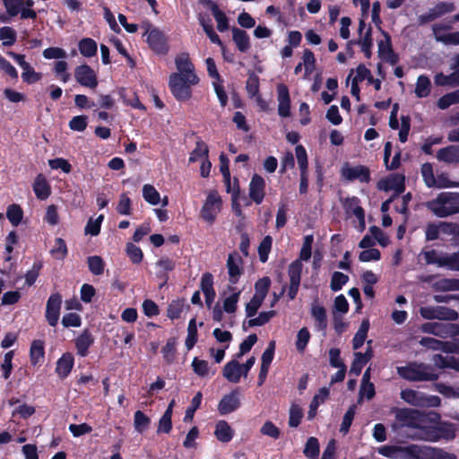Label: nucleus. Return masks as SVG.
Returning a JSON list of instances; mask_svg holds the SVG:
<instances>
[{
  "label": "nucleus",
  "instance_id": "obj_1",
  "mask_svg": "<svg viewBox=\"0 0 459 459\" xmlns=\"http://www.w3.org/2000/svg\"><path fill=\"white\" fill-rule=\"evenodd\" d=\"M313 240L312 235H307L304 238L299 258L291 262L288 267V276L290 278L288 297L290 300L295 299L298 295L303 269L302 261H308L310 259Z\"/></svg>",
  "mask_w": 459,
  "mask_h": 459
},
{
  "label": "nucleus",
  "instance_id": "obj_2",
  "mask_svg": "<svg viewBox=\"0 0 459 459\" xmlns=\"http://www.w3.org/2000/svg\"><path fill=\"white\" fill-rule=\"evenodd\" d=\"M397 373L402 378L411 382L436 381L439 377L434 366L416 361L397 367Z\"/></svg>",
  "mask_w": 459,
  "mask_h": 459
},
{
  "label": "nucleus",
  "instance_id": "obj_3",
  "mask_svg": "<svg viewBox=\"0 0 459 459\" xmlns=\"http://www.w3.org/2000/svg\"><path fill=\"white\" fill-rule=\"evenodd\" d=\"M427 208L438 218L459 213V200L456 192H443L426 204Z\"/></svg>",
  "mask_w": 459,
  "mask_h": 459
},
{
  "label": "nucleus",
  "instance_id": "obj_4",
  "mask_svg": "<svg viewBox=\"0 0 459 459\" xmlns=\"http://www.w3.org/2000/svg\"><path fill=\"white\" fill-rule=\"evenodd\" d=\"M400 459H457V456L439 447L410 445L401 446Z\"/></svg>",
  "mask_w": 459,
  "mask_h": 459
},
{
  "label": "nucleus",
  "instance_id": "obj_5",
  "mask_svg": "<svg viewBox=\"0 0 459 459\" xmlns=\"http://www.w3.org/2000/svg\"><path fill=\"white\" fill-rule=\"evenodd\" d=\"M420 315L422 318L427 320H441L454 322L459 318V314L456 310L444 306H427L420 307Z\"/></svg>",
  "mask_w": 459,
  "mask_h": 459
},
{
  "label": "nucleus",
  "instance_id": "obj_6",
  "mask_svg": "<svg viewBox=\"0 0 459 459\" xmlns=\"http://www.w3.org/2000/svg\"><path fill=\"white\" fill-rule=\"evenodd\" d=\"M192 85L180 74L173 73L169 76V86L170 91L178 101L188 100L192 97Z\"/></svg>",
  "mask_w": 459,
  "mask_h": 459
},
{
  "label": "nucleus",
  "instance_id": "obj_7",
  "mask_svg": "<svg viewBox=\"0 0 459 459\" xmlns=\"http://www.w3.org/2000/svg\"><path fill=\"white\" fill-rule=\"evenodd\" d=\"M221 203L219 194L216 191L211 192L201 209L202 219L210 224L213 223L218 212L221 211Z\"/></svg>",
  "mask_w": 459,
  "mask_h": 459
},
{
  "label": "nucleus",
  "instance_id": "obj_8",
  "mask_svg": "<svg viewBox=\"0 0 459 459\" xmlns=\"http://www.w3.org/2000/svg\"><path fill=\"white\" fill-rule=\"evenodd\" d=\"M175 64L178 71V74L186 77L190 84H197L199 82V78L195 74V66L187 53L179 54L175 59Z\"/></svg>",
  "mask_w": 459,
  "mask_h": 459
},
{
  "label": "nucleus",
  "instance_id": "obj_9",
  "mask_svg": "<svg viewBox=\"0 0 459 459\" xmlns=\"http://www.w3.org/2000/svg\"><path fill=\"white\" fill-rule=\"evenodd\" d=\"M150 48L158 55H166L169 47L165 34L158 28L148 31L146 39Z\"/></svg>",
  "mask_w": 459,
  "mask_h": 459
},
{
  "label": "nucleus",
  "instance_id": "obj_10",
  "mask_svg": "<svg viewBox=\"0 0 459 459\" xmlns=\"http://www.w3.org/2000/svg\"><path fill=\"white\" fill-rule=\"evenodd\" d=\"M396 420L403 425L409 428L420 429L425 421V417L417 410L400 409L396 413Z\"/></svg>",
  "mask_w": 459,
  "mask_h": 459
},
{
  "label": "nucleus",
  "instance_id": "obj_11",
  "mask_svg": "<svg viewBox=\"0 0 459 459\" xmlns=\"http://www.w3.org/2000/svg\"><path fill=\"white\" fill-rule=\"evenodd\" d=\"M74 78L83 87L95 89L98 86L97 75L87 64L80 65L74 69Z\"/></svg>",
  "mask_w": 459,
  "mask_h": 459
},
{
  "label": "nucleus",
  "instance_id": "obj_12",
  "mask_svg": "<svg viewBox=\"0 0 459 459\" xmlns=\"http://www.w3.org/2000/svg\"><path fill=\"white\" fill-rule=\"evenodd\" d=\"M62 296L56 292L49 296L46 305V319L50 326H56L60 316Z\"/></svg>",
  "mask_w": 459,
  "mask_h": 459
},
{
  "label": "nucleus",
  "instance_id": "obj_13",
  "mask_svg": "<svg viewBox=\"0 0 459 459\" xmlns=\"http://www.w3.org/2000/svg\"><path fill=\"white\" fill-rule=\"evenodd\" d=\"M240 392L238 388H235L230 393L223 395L218 404V411L221 415H227L240 407Z\"/></svg>",
  "mask_w": 459,
  "mask_h": 459
},
{
  "label": "nucleus",
  "instance_id": "obj_14",
  "mask_svg": "<svg viewBox=\"0 0 459 459\" xmlns=\"http://www.w3.org/2000/svg\"><path fill=\"white\" fill-rule=\"evenodd\" d=\"M342 176L348 181L359 180L360 183H368L371 180L370 170L367 166H345L341 170Z\"/></svg>",
  "mask_w": 459,
  "mask_h": 459
},
{
  "label": "nucleus",
  "instance_id": "obj_15",
  "mask_svg": "<svg viewBox=\"0 0 459 459\" xmlns=\"http://www.w3.org/2000/svg\"><path fill=\"white\" fill-rule=\"evenodd\" d=\"M377 187L385 192L394 190L398 196L405 190L404 177L396 174L382 178L377 182Z\"/></svg>",
  "mask_w": 459,
  "mask_h": 459
},
{
  "label": "nucleus",
  "instance_id": "obj_16",
  "mask_svg": "<svg viewBox=\"0 0 459 459\" xmlns=\"http://www.w3.org/2000/svg\"><path fill=\"white\" fill-rule=\"evenodd\" d=\"M7 13L16 16L21 13V19H36L37 13L33 9H22L23 0H3Z\"/></svg>",
  "mask_w": 459,
  "mask_h": 459
},
{
  "label": "nucleus",
  "instance_id": "obj_17",
  "mask_svg": "<svg viewBox=\"0 0 459 459\" xmlns=\"http://www.w3.org/2000/svg\"><path fill=\"white\" fill-rule=\"evenodd\" d=\"M249 197L256 204H262L265 195V181L258 174H254L249 183Z\"/></svg>",
  "mask_w": 459,
  "mask_h": 459
},
{
  "label": "nucleus",
  "instance_id": "obj_18",
  "mask_svg": "<svg viewBox=\"0 0 459 459\" xmlns=\"http://www.w3.org/2000/svg\"><path fill=\"white\" fill-rule=\"evenodd\" d=\"M278 114L281 117L290 116V97L289 88L284 83L277 85Z\"/></svg>",
  "mask_w": 459,
  "mask_h": 459
},
{
  "label": "nucleus",
  "instance_id": "obj_19",
  "mask_svg": "<svg viewBox=\"0 0 459 459\" xmlns=\"http://www.w3.org/2000/svg\"><path fill=\"white\" fill-rule=\"evenodd\" d=\"M243 263L242 258L235 252L230 254L227 259V268L229 273V281L231 284L238 283L244 270L240 266Z\"/></svg>",
  "mask_w": 459,
  "mask_h": 459
},
{
  "label": "nucleus",
  "instance_id": "obj_20",
  "mask_svg": "<svg viewBox=\"0 0 459 459\" xmlns=\"http://www.w3.org/2000/svg\"><path fill=\"white\" fill-rule=\"evenodd\" d=\"M95 338L91 332L85 328L75 339L74 344L77 355L86 357L89 354L90 347L94 343Z\"/></svg>",
  "mask_w": 459,
  "mask_h": 459
},
{
  "label": "nucleus",
  "instance_id": "obj_21",
  "mask_svg": "<svg viewBox=\"0 0 459 459\" xmlns=\"http://www.w3.org/2000/svg\"><path fill=\"white\" fill-rule=\"evenodd\" d=\"M74 365V355L71 352H65L57 359L55 372L63 380L70 375Z\"/></svg>",
  "mask_w": 459,
  "mask_h": 459
},
{
  "label": "nucleus",
  "instance_id": "obj_22",
  "mask_svg": "<svg viewBox=\"0 0 459 459\" xmlns=\"http://www.w3.org/2000/svg\"><path fill=\"white\" fill-rule=\"evenodd\" d=\"M360 200L357 196L347 197L343 203V207L347 213H352L359 221L362 229L365 227V212L359 205Z\"/></svg>",
  "mask_w": 459,
  "mask_h": 459
},
{
  "label": "nucleus",
  "instance_id": "obj_23",
  "mask_svg": "<svg viewBox=\"0 0 459 459\" xmlns=\"http://www.w3.org/2000/svg\"><path fill=\"white\" fill-rule=\"evenodd\" d=\"M32 188L36 197L39 200H46L51 195V186L46 177L41 173L37 175Z\"/></svg>",
  "mask_w": 459,
  "mask_h": 459
},
{
  "label": "nucleus",
  "instance_id": "obj_24",
  "mask_svg": "<svg viewBox=\"0 0 459 459\" xmlns=\"http://www.w3.org/2000/svg\"><path fill=\"white\" fill-rule=\"evenodd\" d=\"M45 358V343L42 340L32 341L30 348V361L34 367L40 366Z\"/></svg>",
  "mask_w": 459,
  "mask_h": 459
},
{
  "label": "nucleus",
  "instance_id": "obj_25",
  "mask_svg": "<svg viewBox=\"0 0 459 459\" xmlns=\"http://www.w3.org/2000/svg\"><path fill=\"white\" fill-rule=\"evenodd\" d=\"M437 159L446 163H459V145H449L437 152Z\"/></svg>",
  "mask_w": 459,
  "mask_h": 459
},
{
  "label": "nucleus",
  "instance_id": "obj_26",
  "mask_svg": "<svg viewBox=\"0 0 459 459\" xmlns=\"http://www.w3.org/2000/svg\"><path fill=\"white\" fill-rule=\"evenodd\" d=\"M223 377L231 383H238L242 377V371L240 370V363L232 359L225 364L222 370Z\"/></svg>",
  "mask_w": 459,
  "mask_h": 459
},
{
  "label": "nucleus",
  "instance_id": "obj_27",
  "mask_svg": "<svg viewBox=\"0 0 459 459\" xmlns=\"http://www.w3.org/2000/svg\"><path fill=\"white\" fill-rule=\"evenodd\" d=\"M329 394H330V391L328 388L322 387L319 389L318 394H316L313 397V399L309 404V410L307 412V420H311L316 417L319 405L325 402V400L328 398Z\"/></svg>",
  "mask_w": 459,
  "mask_h": 459
},
{
  "label": "nucleus",
  "instance_id": "obj_28",
  "mask_svg": "<svg viewBox=\"0 0 459 459\" xmlns=\"http://www.w3.org/2000/svg\"><path fill=\"white\" fill-rule=\"evenodd\" d=\"M436 431L438 441L441 439L447 441L453 440L456 436L455 424L449 421H440L436 424Z\"/></svg>",
  "mask_w": 459,
  "mask_h": 459
},
{
  "label": "nucleus",
  "instance_id": "obj_29",
  "mask_svg": "<svg viewBox=\"0 0 459 459\" xmlns=\"http://www.w3.org/2000/svg\"><path fill=\"white\" fill-rule=\"evenodd\" d=\"M448 323L428 322L421 325L423 333H431L440 338H447Z\"/></svg>",
  "mask_w": 459,
  "mask_h": 459
},
{
  "label": "nucleus",
  "instance_id": "obj_30",
  "mask_svg": "<svg viewBox=\"0 0 459 459\" xmlns=\"http://www.w3.org/2000/svg\"><path fill=\"white\" fill-rule=\"evenodd\" d=\"M214 436L222 443H229L234 436V431L226 420H219L216 423Z\"/></svg>",
  "mask_w": 459,
  "mask_h": 459
},
{
  "label": "nucleus",
  "instance_id": "obj_31",
  "mask_svg": "<svg viewBox=\"0 0 459 459\" xmlns=\"http://www.w3.org/2000/svg\"><path fill=\"white\" fill-rule=\"evenodd\" d=\"M207 4L210 6L212 13L217 22V29L221 32H224L229 29V20L226 14L220 10L215 2L208 0Z\"/></svg>",
  "mask_w": 459,
  "mask_h": 459
},
{
  "label": "nucleus",
  "instance_id": "obj_32",
  "mask_svg": "<svg viewBox=\"0 0 459 459\" xmlns=\"http://www.w3.org/2000/svg\"><path fill=\"white\" fill-rule=\"evenodd\" d=\"M232 39L240 52H247L250 48V39L246 30L233 28Z\"/></svg>",
  "mask_w": 459,
  "mask_h": 459
},
{
  "label": "nucleus",
  "instance_id": "obj_33",
  "mask_svg": "<svg viewBox=\"0 0 459 459\" xmlns=\"http://www.w3.org/2000/svg\"><path fill=\"white\" fill-rule=\"evenodd\" d=\"M173 406H174V400H172L169 406L167 407L166 411H164L163 415L159 420L158 429L157 433H165L169 434L172 429V412H173Z\"/></svg>",
  "mask_w": 459,
  "mask_h": 459
},
{
  "label": "nucleus",
  "instance_id": "obj_34",
  "mask_svg": "<svg viewBox=\"0 0 459 459\" xmlns=\"http://www.w3.org/2000/svg\"><path fill=\"white\" fill-rule=\"evenodd\" d=\"M369 326H370V324H369L368 319H364L361 322L359 330L357 331V333H355V335L352 339V348L354 350H358V349L361 348L362 345L364 344V342L367 339V336H368V332L369 330Z\"/></svg>",
  "mask_w": 459,
  "mask_h": 459
},
{
  "label": "nucleus",
  "instance_id": "obj_35",
  "mask_svg": "<svg viewBox=\"0 0 459 459\" xmlns=\"http://www.w3.org/2000/svg\"><path fill=\"white\" fill-rule=\"evenodd\" d=\"M78 49L82 56L92 57L97 55L98 46L94 39L84 38L79 41Z\"/></svg>",
  "mask_w": 459,
  "mask_h": 459
},
{
  "label": "nucleus",
  "instance_id": "obj_36",
  "mask_svg": "<svg viewBox=\"0 0 459 459\" xmlns=\"http://www.w3.org/2000/svg\"><path fill=\"white\" fill-rule=\"evenodd\" d=\"M431 82L428 76L422 74L417 79L415 94L418 98H426L430 94Z\"/></svg>",
  "mask_w": 459,
  "mask_h": 459
},
{
  "label": "nucleus",
  "instance_id": "obj_37",
  "mask_svg": "<svg viewBox=\"0 0 459 459\" xmlns=\"http://www.w3.org/2000/svg\"><path fill=\"white\" fill-rule=\"evenodd\" d=\"M401 398L413 406H424L423 394L412 389L401 391Z\"/></svg>",
  "mask_w": 459,
  "mask_h": 459
},
{
  "label": "nucleus",
  "instance_id": "obj_38",
  "mask_svg": "<svg viewBox=\"0 0 459 459\" xmlns=\"http://www.w3.org/2000/svg\"><path fill=\"white\" fill-rule=\"evenodd\" d=\"M177 340L174 337L169 338L165 346L161 349V353L163 355V359L166 361L167 364L170 365L174 362L176 359V353H177Z\"/></svg>",
  "mask_w": 459,
  "mask_h": 459
},
{
  "label": "nucleus",
  "instance_id": "obj_39",
  "mask_svg": "<svg viewBox=\"0 0 459 459\" xmlns=\"http://www.w3.org/2000/svg\"><path fill=\"white\" fill-rule=\"evenodd\" d=\"M209 155L208 145L201 139L196 142L195 149L189 156V162H196L199 159H207Z\"/></svg>",
  "mask_w": 459,
  "mask_h": 459
},
{
  "label": "nucleus",
  "instance_id": "obj_40",
  "mask_svg": "<svg viewBox=\"0 0 459 459\" xmlns=\"http://www.w3.org/2000/svg\"><path fill=\"white\" fill-rule=\"evenodd\" d=\"M440 267L459 272V251L441 255Z\"/></svg>",
  "mask_w": 459,
  "mask_h": 459
},
{
  "label": "nucleus",
  "instance_id": "obj_41",
  "mask_svg": "<svg viewBox=\"0 0 459 459\" xmlns=\"http://www.w3.org/2000/svg\"><path fill=\"white\" fill-rule=\"evenodd\" d=\"M437 435L436 425L422 424L418 430L417 437L424 441L437 442L438 437Z\"/></svg>",
  "mask_w": 459,
  "mask_h": 459
},
{
  "label": "nucleus",
  "instance_id": "obj_42",
  "mask_svg": "<svg viewBox=\"0 0 459 459\" xmlns=\"http://www.w3.org/2000/svg\"><path fill=\"white\" fill-rule=\"evenodd\" d=\"M320 452L319 441L315 437H310L307 438L305 448L304 455L309 459H317Z\"/></svg>",
  "mask_w": 459,
  "mask_h": 459
},
{
  "label": "nucleus",
  "instance_id": "obj_43",
  "mask_svg": "<svg viewBox=\"0 0 459 459\" xmlns=\"http://www.w3.org/2000/svg\"><path fill=\"white\" fill-rule=\"evenodd\" d=\"M457 103H459V89L440 97L437 105L438 108L444 110Z\"/></svg>",
  "mask_w": 459,
  "mask_h": 459
},
{
  "label": "nucleus",
  "instance_id": "obj_44",
  "mask_svg": "<svg viewBox=\"0 0 459 459\" xmlns=\"http://www.w3.org/2000/svg\"><path fill=\"white\" fill-rule=\"evenodd\" d=\"M6 217L13 226L17 227L23 218V211L19 204H11L7 208Z\"/></svg>",
  "mask_w": 459,
  "mask_h": 459
},
{
  "label": "nucleus",
  "instance_id": "obj_45",
  "mask_svg": "<svg viewBox=\"0 0 459 459\" xmlns=\"http://www.w3.org/2000/svg\"><path fill=\"white\" fill-rule=\"evenodd\" d=\"M311 315L317 322L318 327L325 330L327 327L326 310L323 306L313 305L311 308Z\"/></svg>",
  "mask_w": 459,
  "mask_h": 459
},
{
  "label": "nucleus",
  "instance_id": "obj_46",
  "mask_svg": "<svg viewBox=\"0 0 459 459\" xmlns=\"http://www.w3.org/2000/svg\"><path fill=\"white\" fill-rule=\"evenodd\" d=\"M151 424V419L145 415L142 411H136L134 415V427L139 432H144Z\"/></svg>",
  "mask_w": 459,
  "mask_h": 459
},
{
  "label": "nucleus",
  "instance_id": "obj_47",
  "mask_svg": "<svg viewBox=\"0 0 459 459\" xmlns=\"http://www.w3.org/2000/svg\"><path fill=\"white\" fill-rule=\"evenodd\" d=\"M357 43L360 45L364 56L367 58H370L372 55L371 48L373 46L372 28L370 26L368 28L363 38L359 39Z\"/></svg>",
  "mask_w": 459,
  "mask_h": 459
},
{
  "label": "nucleus",
  "instance_id": "obj_48",
  "mask_svg": "<svg viewBox=\"0 0 459 459\" xmlns=\"http://www.w3.org/2000/svg\"><path fill=\"white\" fill-rule=\"evenodd\" d=\"M273 246V238L269 235L265 236L258 246V255L259 260L262 263H266L268 261L269 254L271 252Z\"/></svg>",
  "mask_w": 459,
  "mask_h": 459
},
{
  "label": "nucleus",
  "instance_id": "obj_49",
  "mask_svg": "<svg viewBox=\"0 0 459 459\" xmlns=\"http://www.w3.org/2000/svg\"><path fill=\"white\" fill-rule=\"evenodd\" d=\"M271 286V279L268 276H264L259 279L255 283V297L260 298L264 300Z\"/></svg>",
  "mask_w": 459,
  "mask_h": 459
},
{
  "label": "nucleus",
  "instance_id": "obj_50",
  "mask_svg": "<svg viewBox=\"0 0 459 459\" xmlns=\"http://www.w3.org/2000/svg\"><path fill=\"white\" fill-rule=\"evenodd\" d=\"M143 196L144 200L152 205H157L160 202V195L156 188L150 184L143 187Z\"/></svg>",
  "mask_w": 459,
  "mask_h": 459
},
{
  "label": "nucleus",
  "instance_id": "obj_51",
  "mask_svg": "<svg viewBox=\"0 0 459 459\" xmlns=\"http://www.w3.org/2000/svg\"><path fill=\"white\" fill-rule=\"evenodd\" d=\"M198 340L195 318H192L188 323L187 336L186 339V347L188 351L192 350Z\"/></svg>",
  "mask_w": 459,
  "mask_h": 459
},
{
  "label": "nucleus",
  "instance_id": "obj_52",
  "mask_svg": "<svg viewBox=\"0 0 459 459\" xmlns=\"http://www.w3.org/2000/svg\"><path fill=\"white\" fill-rule=\"evenodd\" d=\"M90 272L94 275H101L104 273L105 263L99 255H91L87 258Z\"/></svg>",
  "mask_w": 459,
  "mask_h": 459
},
{
  "label": "nucleus",
  "instance_id": "obj_53",
  "mask_svg": "<svg viewBox=\"0 0 459 459\" xmlns=\"http://www.w3.org/2000/svg\"><path fill=\"white\" fill-rule=\"evenodd\" d=\"M259 77L255 72L248 73V78L246 82V90L250 98H254L259 93Z\"/></svg>",
  "mask_w": 459,
  "mask_h": 459
},
{
  "label": "nucleus",
  "instance_id": "obj_54",
  "mask_svg": "<svg viewBox=\"0 0 459 459\" xmlns=\"http://www.w3.org/2000/svg\"><path fill=\"white\" fill-rule=\"evenodd\" d=\"M357 406L355 404H352L349 407L347 411L345 412L340 427V432L342 434H347L350 430V428L352 424V421L354 420L355 414H356Z\"/></svg>",
  "mask_w": 459,
  "mask_h": 459
},
{
  "label": "nucleus",
  "instance_id": "obj_55",
  "mask_svg": "<svg viewBox=\"0 0 459 459\" xmlns=\"http://www.w3.org/2000/svg\"><path fill=\"white\" fill-rule=\"evenodd\" d=\"M17 34L12 27L4 26L0 28V39L4 47L13 46L16 42Z\"/></svg>",
  "mask_w": 459,
  "mask_h": 459
},
{
  "label": "nucleus",
  "instance_id": "obj_56",
  "mask_svg": "<svg viewBox=\"0 0 459 459\" xmlns=\"http://www.w3.org/2000/svg\"><path fill=\"white\" fill-rule=\"evenodd\" d=\"M275 310L264 311L259 313L255 318H250L247 322L249 327L262 326L268 323L273 316H275Z\"/></svg>",
  "mask_w": 459,
  "mask_h": 459
},
{
  "label": "nucleus",
  "instance_id": "obj_57",
  "mask_svg": "<svg viewBox=\"0 0 459 459\" xmlns=\"http://www.w3.org/2000/svg\"><path fill=\"white\" fill-rule=\"evenodd\" d=\"M348 281H349L348 275H346L341 272H334L332 274L330 288L334 292L339 291L348 282Z\"/></svg>",
  "mask_w": 459,
  "mask_h": 459
},
{
  "label": "nucleus",
  "instance_id": "obj_58",
  "mask_svg": "<svg viewBox=\"0 0 459 459\" xmlns=\"http://www.w3.org/2000/svg\"><path fill=\"white\" fill-rule=\"evenodd\" d=\"M104 220V215L100 214L97 219L93 220L90 218L86 223L84 228L85 234H90L91 236H98L100 232L101 223Z\"/></svg>",
  "mask_w": 459,
  "mask_h": 459
},
{
  "label": "nucleus",
  "instance_id": "obj_59",
  "mask_svg": "<svg viewBox=\"0 0 459 459\" xmlns=\"http://www.w3.org/2000/svg\"><path fill=\"white\" fill-rule=\"evenodd\" d=\"M295 153L300 172H308L307 154L305 147L301 144L297 145Z\"/></svg>",
  "mask_w": 459,
  "mask_h": 459
},
{
  "label": "nucleus",
  "instance_id": "obj_60",
  "mask_svg": "<svg viewBox=\"0 0 459 459\" xmlns=\"http://www.w3.org/2000/svg\"><path fill=\"white\" fill-rule=\"evenodd\" d=\"M50 252L56 259H65L68 253L65 241L61 238H56L55 239V246Z\"/></svg>",
  "mask_w": 459,
  "mask_h": 459
},
{
  "label": "nucleus",
  "instance_id": "obj_61",
  "mask_svg": "<svg viewBox=\"0 0 459 459\" xmlns=\"http://www.w3.org/2000/svg\"><path fill=\"white\" fill-rule=\"evenodd\" d=\"M116 209L121 215H131L132 201L126 193L119 195V201Z\"/></svg>",
  "mask_w": 459,
  "mask_h": 459
},
{
  "label": "nucleus",
  "instance_id": "obj_62",
  "mask_svg": "<svg viewBox=\"0 0 459 459\" xmlns=\"http://www.w3.org/2000/svg\"><path fill=\"white\" fill-rule=\"evenodd\" d=\"M126 251L133 264H139L143 261V254L139 247L133 243H127Z\"/></svg>",
  "mask_w": 459,
  "mask_h": 459
},
{
  "label": "nucleus",
  "instance_id": "obj_63",
  "mask_svg": "<svg viewBox=\"0 0 459 459\" xmlns=\"http://www.w3.org/2000/svg\"><path fill=\"white\" fill-rule=\"evenodd\" d=\"M436 289L441 291L459 290V279H442L436 283Z\"/></svg>",
  "mask_w": 459,
  "mask_h": 459
},
{
  "label": "nucleus",
  "instance_id": "obj_64",
  "mask_svg": "<svg viewBox=\"0 0 459 459\" xmlns=\"http://www.w3.org/2000/svg\"><path fill=\"white\" fill-rule=\"evenodd\" d=\"M435 389L446 398H459V387L454 388L444 383H436Z\"/></svg>",
  "mask_w": 459,
  "mask_h": 459
}]
</instances>
